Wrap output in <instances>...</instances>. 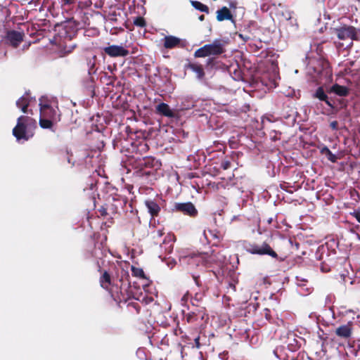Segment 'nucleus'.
<instances>
[{
	"label": "nucleus",
	"mask_w": 360,
	"mask_h": 360,
	"mask_svg": "<svg viewBox=\"0 0 360 360\" xmlns=\"http://www.w3.org/2000/svg\"><path fill=\"white\" fill-rule=\"evenodd\" d=\"M36 122L28 116H20L13 129V134L19 142H25L34 136Z\"/></svg>",
	"instance_id": "obj_1"
},
{
	"label": "nucleus",
	"mask_w": 360,
	"mask_h": 360,
	"mask_svg": "<svg viewBox=\"0 0 360 360\" xmlns=\"http://www.w3.org/2000/svg\"><path fill=\"white\" fill-rule=\"evenodd\" d=\"M40 120L39 124L42 128L49 129L51 127L53 122L58 120V110L52 108L49 103H43L40 101Z\"/></svg>",
	"instance_id": "obj_2"
},
{
	"label": "nucleus",
	"mask_w": 360,
	"mask_h": 360,
	"mask_svg": "<svg viewBox=\"0 0 360 360\" xmlns=\"http://www.w3.org/2000/svg\"><path fill=\"white\" fill-rule=\"evenodd\" d=\"M245 250L252 255H264L277 259V253L270 247L269 244L264 242L261 245L257 243H245L243 245Z\"/></svg>",
	"instance_id": "obj_3"
},
{
	"label": "nucleus",
	"mask_w": 360,
	"mask_h": 360,
	"mask_svg": "<svg viewBox=\"0 0 360 360\" xmlns=\"http://www.w3.org/2000/svg\"><path fill=\"white\" fill-rule=\"evenodd\" d=\"M179 260L182 266H191V267L199 266L204 262L205 255L202 253H195L186 250L179 252Z\"/></svg>",
	"instance_id": "obj_4"
},
{
	"label": "nucleus",
	"mask_w": 360,
	"mask_h": 360,
	"mask_svg": "<svg viewBox=\"0 0 360 360\" xmlns=\"http://www.w3.org/2000/svg\"><path fill=\"white\" fill-rule=\"evenodd\" d=\"M224 52L223 45L219 40H215L212 44H205L195 52V56L204 58L210 56L219 55Z\"/></svg>",
	"instance_id": "obj_5"
},
{
	"label": "nucleus",
	"mask_w": 360,
	"mask_h": 360,
	"mask_svg": "<svg viewBox=\"0 0 360 360\" xmlns=\"http://www.w3.org/2000/svg\"><path fill=\"white\" fill-rule=\"evenodd\" d=\"M287 344L288 349L292 352H295L305 344V340L297 335L294 332H289L287 336Z\"/></svg>",
	"instance_id": "obj_6"
},
{
	"label": "nucleus",
	"mask_w": 360,
	"mask_h": 360,
	"mask_svg": "<svg viewBox=\"0 0 360 360\" xmlns=\"http://www.w3.org/2000/svg\"><path fill=\"white\" fill-rule=\"evenodd\" d=\"M104 51L110 57H124L129 54V51L122 46L111 45L104 49Z\"/></svg>",
	"instance_id": "obj_7"
},
{
	"label": "nucleus",
	"mask_w": 360,
	"mask_h": 360,
	"mask_svg": "<svg viewBox=\"0 0 360 360\" xmlns=\"http://www.w3.org/2000/svg\"><path fill=\"white\" fill-rule=\"evenodd\" d=\"M174 207L176 210L191 217H194L198 213V211L193 204L190 202L176 203Z\"/></svg>",
	"instance_id": "obj_8"
},
{
	"label": "nucleus",
	"mask_w": 360,
	"mask_h": 360,
	"mask_svg": "<svg viewBox=\"0 0 360 360\" xmlns=\"http://www.w3.org/2000/svg\"><path fill=\"white\" fill-rule=\"evenodd\" d=\"M337 35L340 39H353L355 37V30L352 27H345L337 30Z\"/></svg>",
	"instance_id": "obj_9"
},
{
	"label": "nucleus",
	"mask_w": 360,
	"mask_h": 360,
	"mask_svg": "<svg viewBox=\"0 0 360 360\" xmlns=\"http://www.w3.org/2000/svg\"><path fill=\"white\" fill-rule=\"evenodd\" d=\"M352 323L348 322L347 324L341 325L335 329V334L341 338L347 339L352 335Z\"/></svg>",
	"instance_id": "obj_10"
},
{
	"label": "nucleus",
	"mask_w": 360,
	"mask_h": 360,
	"mask_svg": "<svg viewBox=\"0 0 360 360\" xmlns=\"http://www.w3.org/2000/svg\"><path fill=\"white\" fill-rule=\"evenodd\" d=\"M7 39L13 46H17L23 39V34L20 32L10 31L7 34Z\"/></svg>",
	"instance_id": "obj_11"
},
{
	"label": "nucleus",
	"mask_w": 360,
	"mask_h": 360,
	"mask_svg": "<svg viewBox=\"0 0 360 360\" xmlns=\"http://www.w3.org/2000/svg\"><path fill=\"white\" fill-rule=\"evenodd\" d=\"M145 205L148 209V212L152 216L158 215L160 211V207L158 204L153 200L148 199L145 201Z\"/></svg>",
	"instance_id": "obj_12"
},
{
	"label": "nucleus",
	"mask_w": 360,
	"mask_h": 360,
	"mask_svg": "<svg viewBox=\"0 0 360 360\" xmlns=\"http://www.w3.org/2000/svg\"><path fill=\"white\" fill-rule=\"evenodd\" d=\"M174 241V236L167 234L163 240L162 244L160 245L161 248L164 249L165 252L171 253L173 250V242Z\"/></svg>",
	"instance_id": "obj_13"
},
{
	"label": "nucleus",
	"mask_w": 360,
	"mask_h": 360,
	"mask_svg": "<svg viewBox=\"0 0 360 360\" xmlns=\"http://www.w3.org/2000/svg\"><path fill=\"white\" fill-rule=\"evenodd\" d=\"M157 111L168 117H174L175 116V113L174 111L170 109L169 106L164 103H160L156 107Z\"/></svg>",
	"instance_id": "obj_14"
},
{
	"label": "nucleus",
	"mask_w": 360,
	"mask_h": 360,
	"mask_svg": "<svg viewBox=\"0 0 360 360\" xmlns=\"http://www.w3.org/2000/svg\"><path fill=\"white\" fill-rule=\"evenodd\" d=\"M232 18V15L229 11V9L224 6L221 8L220 10L217 11V19L218 21H223L224 20H231Z\"/></svg>",
	"instance_id": "obj_15"
},
{
	"label": "nucleus",
	"mask_w": 360,
	"mask_h": 360,
	"mask_svg": "<svg viewBox=\"0 0 360 360\" xmlns=\"http://www.w3.org/2000/svg\"><path fill=\"white\" fill-rule=\"evenodd\" d=\"M180 43V39L174 36H167L164 39V46L167 49H172Z\"/></svg>",
	"instance_id": "obj_16"
},
{
	"label": "nucleus",
	"mask_w": 360,
	"mask_h": 360,
	"mask_svg": "<svg viewBox=\"0 0 360 360\" xmlns=\"http://www.w3.org/2000/svg\"><path fill=\"white\" fill-rule=\"evenodd\" d=\"M101 287L108 290L109 285L111 284L110 276L107 271H105L100 278Z\"/></svg>",
	"instance_id": "obj_17"
},
{
	"label": "nucleus",
	"mask_w": 360,
	"mask_h": 360,
	"mask_svg": "<svg viewBox=\"0 0 360 360\" xmlns=\"http://www.w3.org/2000/svg\"><path fill=\"white\" fill-rule=\"evenodd\" d=\"M331 92H334L339 96H345L347 94V89L345 86L335 84L330 89Z\"/></svg>",
	"instance_id": "obj_18"
},
{
	"label": "nucleus",
	"mask_w": 360,
	"mask_h": 360,
	"mask_svg": "<svg viewBox=\"0 0 360 360\" xmlns=\"http://www.w3.org/2000/svg\"><path fill=\"white\" fill-rule=\"evenodd\" d=\"M191 4L196 10H198L201 12H204L206 13H209L208 7L206 5L202 4L201 2L198 1H191Z\"/></svg>",
	"instance_id": "obj_19"
},
{
	"label": "nucleus",
	"mask_w": 360,
	"mask_h": 360,
	"mask_svg": "<svg viewBox=\"0 0 360 360\" xmlns=\"http://www.w3.org/2000/svg\"><path fill=\"white\" fill-rule=\"evenodd\" d=\"M190 68L196 74L198 78L200 79L204 75L202 68L200 65L196 64H192L190 65Z\"/></svg>",
	"instance_id": "obj_20"
},
{
	"label": "nucleus",
	"mask_w": 360,
	"mask_h": 360,
	"mask_svg": "<svg viewBox=\"0 0 360 360\" xmlns=\"http://www.w3.org/2000/svg\"><path fill=\"white\" fill-rule=\"evenodd\" d=\"M16 105L18 108H21L22 111L25 112L26 108L28 106V101L26 98L22 97L18 100Z\"/></svg>",
	"instance_id": "obj_21"
},
{
	"label": "nucleus",
	"mask_w": 360,
	"mask_h": 360,
	"mask_svg": "<svg viewBox=\"0 0 360 360\" xmlns=\"http://www.w3.org/2000/svg\"><path fill=\"white\" fill-rule=\"evenodd\" d=\"M131 272H132V275L136 277H138L140 278H146L143 269H141L140 268L131 266Z\"/></svg>",
	"instance_id": "obj_22"
},
{
	"label": "nucleus",
	"mask_w": 360,
	"mask_h": 360,
	"mask_svg": "<svg viewBox=\"0 0 360 360\" xmlns=\"http://www.w3.org/2000/svg\"><path fill=\"white\" fill-rule=\"evenodd\" d=\"M316 96L321 101H325L327 104L330 105V103L327 100V96L321 88L318 89L316 92Z\"/></svg>",
	"instance_id": "obj_23"
},
{
	"label": "nucleus",
	"mask_w": 360,
	"mask_h": 360,
	"mask_svg": "<svg viewBox=\"0 0 360 360\" xmlns=\"http://www.w3.org/2000/svg\"><path fill=\"white\" fill-rule=\"evenodd\" d=\"M273 354L279 360H285V356L283 354V348L282 347H276L272 352Z\"/></svg>",
	"instance_id": "obj_24"
},
{
	"label": "nucleus",
	"mask_w": 360,
	"mask_h": 360,
	"mask_svg": "<svg viewBox=\"0 0 360 360\" xmlns=\"http://www.w3.org/2000/svg\"><path fill=\"white\" fill-rule=\"evenodd\" d=\"M136 356L141 360H147V354L144 348H139L136 352Z\"/></svg>",
	"instance_id": "obj_25"
},
{
	"label": "nucleus",
	"mask_w": 360,
	"mask_h": 360,
	"mask_svg": "<svg viewBox=\"0 0 360 360\" xmlns=\"http://www.w3.org/2000/svg\"><path fill=\"white\" fill-rule=\"evenodd\" d=\"M203 235L207 241H210V237H212L213 238L216 239L219 238L217 233H214V231L212 230H208L207 231H205Z\"/></svg>",
	"instance_id": "obj_26"
},
{
	"label": "nucleus",
	"mask_w": 360,
	"mask_h": 360,
	"mask_svg": "<svg viewBox=\"0 0 360 360\" xmlns=\"http://www.w3.org/2000/svg\"><path fill=\"white\" fill-rule=\"evenodd\" d=\"M103 256V251L100 248H95L94 252H92V257L96 259H101Z\"/></svg>",
	"instance_id": "obj_27"
},
{
	"label": "nucleus",
	"mask_w": 360,
	"mask_h": 360,
	"mask_svg": "<svg viewBox=\"0 0 360 360\" xmlns=\"http://www.w3.org/2000/svg\"><path fill=\"white\" fill-rule=\"evenodd\" d=\"M307 280L303 278H300L299 276H296V283L299 287H304L307 285Z\"/></svg>",
	"instance_id": "obj_28"
},
{
	"label": "nucleus",
	"mask_w": 360,
	"mask_h": 360,
	"mask_svg": "<svg viewBox=\"0 0 360 360\" xmlns=\"http://www.w3.org/2000/svg\"><path fill=\"white\" fill-rule=\"evenodd\" d=\"M122 278H121V279H120V281L122 283V284H121V288H123V286H124V285H129V283H125V281H124V276H127V277H128V276H129L128 273H127V272H125V271H122Z\"/></svg>",
	"instance_id": "obj_29"
},
{
	"label": "nucleus",
	"mask_w": 360,
	"mask_h": 360,
	"mask_svg": "<svg viewBox=\"0 0 360 360\" xmlns=\"http://www.w3.org/2000/svg\"><path fill=\"white\" fill-rule=\"evenodd\" d=\"M221 167L226 170L231 167V162L229 160H225L221 162Z\"/></svg>",
	"instance_id": "obj_30"
},
{
	"label": "nucleus",
	"mask_w": 360,
	"mask_h": 360,
	"mask_svg": "<svg viewBox=\"0 0 360 360\" xmlns=\"http://www.w3.org/2000/svg\"><path fill=\"white\" fill-rule=\"evenodd\" d=\"M134 22L136 25L140 27H143L145 25V21L142 18H138Z\"/></svg>",
	"instance_id": "obj_31"
},
{
	"label": "nucleus",
	"mask_w": 360,
	"mask_h": 360,
	"mask_svg": "<svg viewBox=\"0 0 360 360\" xmlns=\"http://www.w3.org/2000/svg\"><path fill=\"white\" fill-rule=\"evenodd\" d=\"M351 214L355 217L358 222L360 223V211L355 210L352 213H351Z\"/></svg>",
	"instance_id": "obj_32"
},
{
	"label": "nucleus",
	"mask_w": 360,
	"mask_h": 360,
	"mask_svg": "<svg viewBox=\"0 0 360 360\" xmlns=\"http://www.w3.org/2000/svg\"><path fill=\"white\" fill-rule=\"evenodd\" d=\"M176 262L175 259H171V260L167 262V265L170 269H172L176 265Z\"/></svg>",
	"instance_id": "obj_33"
},
{
	"label": "nucleus",
	"mask_w": 360,
	"mask_h": 360,
	"mask_svg": "<svg viewBox=\"0 0 360 360\" xmlns=\"http://www.w3.org/2000/svg\"><path fill=\"white\" fill-rule=\"evenodd\" d=\"M337 126H338V123L337 122H332L330 123V127L333 128V129H336L337 128Z\"/></svg>",
	"instance_id": "obj_34"
},
{
	"label": "nucleus",
	"mask_w": 360,
	"mask_h": 360,
	"mask_svg": "<svg viewBox=\"0 0 360 360\" xmlns=\"http://www.w3.org/2000/svg\"><path fill=\"white\" fill-rule=\"evenodd\" d=\"M322 153L323 155H328L330 154V150L328 148H323Z\"/></svg>",
	"instance_id": "obj_35"
},
{
	"label": "nucleus",
	"mask_w": 360,
	"mask_h": 360,
	"mask_svg": "<svg viewBox=\"0 0 360 360\" xmlns=\"http://www.w3.org/2000/svg\"><path fill=\"white\" fill-rule=\"evenodd\" d=\"M72 160V159H70V158H68V162L69 164H70V165H71V166H70V167L74 166V165H75V161L72 162V161H71Z\"/></svg>",
	"instance_id": "obj_36"
},
{
	"label": "nucleus",
	"mask_w": 360,
	"mask_h": 360,
	"mask_svg": "<svg viewBox=\"0 0 360 360\" xmlns=\"http://www.w3.org/2000/svg\"><path fill=\"white\" fill-rule=\"evenodd\" d=\"M204 18H205V17H204V15H200V16L199 17V20H200V21L204 20Z\"/></svg>",
	"instance_id": "obj_37"
},
{
	"label": "nucleus",
	"mask_w": 360,
	"mask_h": 360,
	"mask_svg": "<svg viewBox=\"0 0 360 360\" xmlns=\"http://www.w3.org/2000/svg\"><path fill=\"white\" fill-rule=\"evenodd\" d=\"M230 288H233V290H235V285L232 283L229 284Z\"/></svg>",
	"instance_id": "obj_38"
},
{
	"label": "nucleus",
	"mask_w": 360,
	"mask_h": 360,
	"mask_svg": "<svg viewBox=\"0 0 360 360\" xmlns=\"http://www.w3.org/2000/svg\"><path fill=\"white\" fill-rule=\"evenodd\" d=\"M321 271H327L328 269L325 268L324 266H321Z\"/></svg>",
	"instance_id": "obj_39"
},
{
	"label": "nucleus",
	"mask_w": 360,
	"mask_h": 360,
	"mask_svg": "<svg viewBox=\"0 0 360 360\" xmlns=\"http://www.w3.org/2000/svg\"><path fill=\"white\" fill-rule=\"evenodd\" d=\"M194 280H195V283L198 285L199 283H198V278L194 277Z\"/></svg>",
	"instance_id": "obj_40"
},
{
	"label": "nucleus",
	"mask_w": 360,
	"mask_h": 360,
	"mask_svg": "<svg viewBox=\"0 0 360 360\" xmlns=\"http://www.w3.org/2000/svg\"><path fill=\"white\" fill-rule=\"evenodd\" d=\"M329 160H330L332 162H335L337 159L331 158V159H329Z\"/></svg>",
	"instance_id": "obj_41"
},
{
	"label": "nucleus",
	"mask_w": 360,
	"mask_h": 360,
	"mask_svg": "<svg viewBox=\"0 0 360 360\" xmlns=\"http://www.w3.org/2000/svg\"><path fill=\"white\" fill-rule=\"evenodd\" d=\"M158 233L160 237L162 236V233L160 231H158Z\"/></svg>",
	"instance_id": "obj_42"
},
{
	"label": "nucleus",
	"mask_w": 360,
	"mask_h": 360,
	"mask_svg": "<svg viewBox=\"0 0 360 360\" xmlns=\"http://www.w3.org/2000/svg\"><path fill=\"white\" fill-rule=\"evenodd\" d=\"M271 221H272V219H271V218H270V219L268 220V223H269V224H270V223L271 222Z\"/></svg>",
	"instance_id": "obj_43"
},
{
	"label": "nucleus",
	"mask_w": 360,
	"mask_h": 360,
	"mask_svg": "<svg viewBox=\"0 0 360 360\" xmlns=\"http://www.w3.org/2000/svg\"><path fill=\"white\" fill-rule=\"evenodd\" d=\"M157 167H160L161 165V163L158 164V162H156Z\"/></svg>",
	"instance_id": "obj_44"
},
{
	"label": "nucleus",
	"mask_w": 360,
	"mask_h": 360,
	"mask_svg": "<svg viewBox=\"0 0 360 360\" xmlns=\"http://www.w3.org/2000/svg\"><path fill=\"white\" fill-rule=\"evenodd\" d=\"M70 51H71V50H70V49H69V50H68V51H67L66 52H67V53H69V52H70Z\"/></svg>",
	"instance_id": "obj_45"
},
{
	"label": "nucleus",
	"mask_w": 360,
	"mask_h": 360,
	"mask_svg": "<svg viewBox=\"0 0 360 360\" xmlns=\"http://www.w3.org/2000/svg\"><path fill=\"white\" fill-rule=\"evenodd\" d=\"M146 174H149L150 172H146Z\"/></svg>",
	"instance_id": "obj_46"
},
{
	"label": "nucleus",
	"mask_w": 360,
	"mask_h": 360,
	"mask_svg": "<svg viewBox=\"0 0 360 360\" xmlns=\"http://www.w3.org/2000/svg\"><path fill=\"white\" fill-rule=\"evenodd\" d=\"M160 360H162V359H160Z\"/></svg>",
	"instance_id": "obj_47"
}]
</instances>
